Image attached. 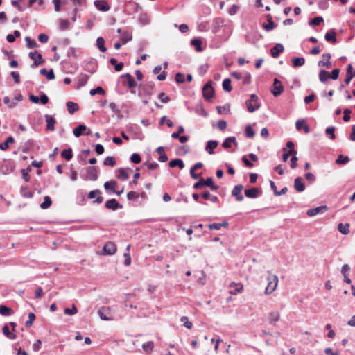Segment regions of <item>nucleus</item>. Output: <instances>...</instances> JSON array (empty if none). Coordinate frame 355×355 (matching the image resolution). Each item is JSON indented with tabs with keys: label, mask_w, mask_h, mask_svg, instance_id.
<instances>
[{
	"label": "nucleus",
	"mask_w": 355,
	"mask_h": 355,
	"mask_svg": "<svg viewBox=\"0 0 355 355\" xmlns=\"http://www.w3.org/2000/svg\"><path fill=\"white\" fill-rule=\"evenodd\" d=\"M130 161L134 164H139L141 162V157L137 153H133L130 157Z\"/></svg>",
	"instance_id": "obj_64"
},
{
	"label": "nucleus",
	"mask_w": 355,
	"mask_h": 355,
	"mask_svg": "<svg viewBox=\"0 0 355 355\" xmlns=\"http://www.w3.org/2000/svg\"><path fill=\"white\" fill-rule=\"evenodd\" d=\"M322 56L323 60L318 61V65L320 67H325L327 69H330L331 67V63L330 62V53H324Z\"/></svg>",
	"instance_id": "obj_10"
},
{
	"label": "nucleus",
	"mask_w": 355,
	"mask_h": 355,
	"mask_svg": "<svg viewBox=\"0 0 355 355\" xmlns=\"http://www.w3.org/2000/svg\"><path fill=\"white\" fill-rule=\"evenodd\" d=\"M223 88L226 92H231L232 87L231 86V80L230 78H225L223 81Z\"/></svg>",
	"instance_id": "obj_49"
},
{
	"label": "nucleus",
	"mask_w": 355,
	"mask_h": 355,
	"mask_svg": "<svg viewBox=\"0 0 355 355\" xmlns=\"http://www.w3.org/2000/svg\"><path fill=\"white\" fill-rule=\"evenodd\" d=\"M241 80L243 85H248L251 82V75L249 72L243 73Z\"/></svg>",
	"instance_id": "obj_52"
},
{
	"label": "nucleus",
	"mask_w": 355,
	"mask_h": 355,
	"mask_svg": "<svg viewBox=\"0 0 355 355\" xmlns=\"http://www.w3.org/2000/svg\"><path fill=\"white\" fill-rule=\"evenodd\" d=\"M191 43L195 47L197 51L200 52L202 51L201 46L202 41L200 39L194 38L191 40Z\"/></svg>",
	"instance_id": "obj_41"
},
{
	"label": "nucleus",
	"mask_w": 355,
	"mask_h": 355,
	"mask_svg": "<svg viewBox=\"0 0 355 355\" xmlns=\"http://www.w3.org/2000/svg\"><path fill=\"white\" fill-rule=\"evenodd\" d=\"M139 96H151L153 94L154 91V84L153 83H149L147 84L139 85Z\"/></svg>",
	"instance_id": "obj_2"
},
{
	"label": "nucleus",
	"mask_w": 355,
	"mask_h": 355,
	"mask_svg": "<svg viewBox=\"0 0 355 355\" xmlns=\"http://www.w3.org/2000/svg\"><path fill=\"white\" fill-rule=\"evenodd\" d=\"M95 6L101 11H107L110 9L108 3L103 0H96L94 1Z\"/></svg>",
	"instance_id": "obj_19"
},
{
	"label": "nucleus",
	"mask_w": 355,
	"mask_h": 355,
	"mask_svg": "<svg viewBox=\"0 0 355 355\" xmlns=\"http://www.w3.org/2000/svg\"><path fill=\"white\" fill-rule=\"evenodd\" d=\"M270 184L271 189L274 191V194L275 196H277L284 195L288 191L287 187H285L282 188L280 191H278L277 189V187H276L275 182L273 181H272V180L270 181Z\"/></svg>",
	"instance_id": "obj_24"
},
{
	"label": "nucleus",
	"mask_w": 355,
	"mask_h": 355,
	"mask_svg": "<svg viewBox=\"0 0 355 355\" xmlns=\"http://www.w3.org/2000/svg\"><path fill=\"white\" fill-rule=\"evenodd\" d=\"M218 141L216 140H209L207 142L205 150L209 154H214V149L218 146Z\"/></svg>",
	"instance_id": "obj_22"
},
{
	"label": "nucleus",
	"mask_w": 355,
	"mask_h": 355,
	"mask_svg": "<svg viewBox=\"0 0 355 355\" xmlns=\"http://www.w3.org/2000/svg\"><path fill=\"white\" fill-rule=\"evenodd\" d=\"M98 314L103 320H112L113 319L110 307H102L98 311Z\"/></svg>",
	"instance_id": "obj_3"
},
{
	"label": "nucleus",
	"mask_w": 355,
	"mask_h": 355,
	"mask_svg": "<svg viewBox=\"0 0 355 355\" xmlns=\"http://www.w3.org/2000/svg\"><path fill=\"white\" fill-rule=\"evenodd\" d=\"M128 171H131L130 168H119L116 171L117 175L116 177L119 180H126L129 178V175L128 173Z\"/></svg>",
	"instance_id": "obj_21"
},
{
	"label": "nucleus",
	"mask_w": 355,
	"mask_h": 355,
	"mask_svg": "<svg viewBox=\"0 0 355 355\" xmlns=\"http://www.w3.org/2000/svg\"><path fill=\"white\" fill-rule=\"evenodd\" d=\"M132 34L128 32H124L121 33V40L122 41L123 44H125L128 42L132 40Z\"/></svg>",
	"instance_id": "obj_48"
},
{
	"label": "nucleus",
	"mask_w": 355,
	"mask_h": 355,
	"mask_svg": "<svg viewBox=\"0 0 355 355\" xmlns=\"http://www.w3.org/2000/svg\"><path fill=\"white\" fill-rule=\"evenodd\" d=\"M349 162V158L347 156H344L343 155H339L338 158L336 160V164L338 165H343L348 163Z\"/></svg>",
	"instance_id": "obj_37"
},
{
	"label": "nucleus",
	"mask_w": 355,
	"mask_h": 355,
	"mask_svg": "<svg viewBox=\"0 0 355 355\" xmlns=\"http://www.w3.org/2000/svg\"><path fill=\"white\" fill-rule=\"evenodd\" d=\"M87 173L84 180L96 181L98 179V170L95 166H89L86 169Z\"/></svg>",
	"instance_id": "obj_4"
},
{
	"label": "nucleus",
	"mask_w": 355,
	"mask_h": 355,
	"mask_svg": "<svg viewBox=\"0 0 355 355\" xmlns=\"http://www.w3.org/2000/svg\"><path fill=\"white\" fill-rule=\"evenodd\" d=\"M103 254L113 255L116 252V245L113 242H107L103 246Z\"/></svg>",
	"instance_id": "obj_8"
},
{
	"label": "nucleus",
	"mask_w": 355,
	"mask_h": 355,
	"mask_svg": "<svg viewBox=\"0 0 355 355\" xmlns=\"http://www.w3.org/2000/svg\"><path fill=\"white\" fill-rule=\"evenodd\" d=\"M89 76L87 74H80L78 78V87H83L87 83Z\"/></svg>",
	"instance_id": "obj_30"
},
{
	"label": "nucleus",
	"mask_w": 355,
	"mask_h": 355,
	"mask_svg": "<svg viewBox=\"0 0 355 355\" xmlns=\"http://www.w3.org/2000/svg\"><path fill=\"white\" fill-rule=\"evenodd\" d=\"M87 128L86 125L81 124L79 125L78 127L73 129V135L76 137H79L82 135V132L87 130Z\"/></svg>",
	"instance_id": "obj_33"
},
{
	"label": "nucleus",
	"mask_w": 355,
	"mask_h": 355,
	"mask_svg": "<svg viewBox=\"0 0 355 355\" xmlns=\"http://www.w3.org/2000/svg\"><path fill=\"white\" fill-rule=\"evenodd\" d=\"M245 105L247 106L248 111L250 113L254 112L255 110L259 109L260 104L259 103H255L252 105V103L251 101L247 100L245 101Z\"/></svg>",
	"instance_id": "obj_28"
},
{
	"label": "nucleus",
	"mask_w": 355,
	"mask_h": 355,
	"mask_svg": "<svg viewBox=\"0 0 355 355\" xmlns=\"http://www.w3.org/2000/svg\"><path fill=\"white\" fill-rule=\"evenodd\" d=\"M268 285L265 290V294L269 295L273 293L278 285V277L276 275L268 272L267 276Z\"/></svg>",
	"instance_id": "obj_1"
},
{
	"label": "nucleus",
	"mask_w": 355,
	"mask_h": 355,
	"mask_svg": "<svg viewBox=\"0 0 355 355\" xmlns=\"http://www.w3.org/2000/svg\"><path fill=\"white\" fill-rule=\"evenodd\" d=\"M40 73L43 76H45L48 80H53L55 78V75L53 69H51L49 71L46 70V69L43 68L40 71Z\"/></svg>",
	"instance_id": "obj_32"
},
{
	"label": "nucleus",
	"mask_w": 355,
	"mask_h": 355,
	"mask_svg": "<svg viewBox=\"0 0 355 355\" xmlns=\"http://www.w3.org/2000/svg\"><path fill=\"white\" fill-rule=\"evenodd\" d=\"M229 223L227 221H225L221 223H211L208 225V227L210 230H220L221 227H228Z\"/></svg>",
	"instance_id": "obj_29"
},
{
	"label": "nucleus",
	"mask_w": 355,
	"mask_h": 355,
	"mask_svg": "<svg viewBox=\"0 0 355 355\" xmlns=\"http://www.w3.org/2000/svg\"><path fill=\"white\" fill-rule=\"evenodd\" d=\"M52 204L51 199L49 196H45L44 202L40 204V207L43 209H48Z\"/></svg>",
	"instance_id": "obj_47"
},
{
	"label": "nucleus",
	"mask_w": 355,
	"mask_h": 355,
	"mask_svg": "<svg viewBox=\"0 0 355 355\" xmlns=\"http://www.w3.org/2000/svg\"><path fill=\"white\" fill-rule=\"evenodd\" d=\"M14 141L15 139L12 136L8 137L4 142L0 144V149L6 150L9 147V144H12Z\"/></svg>",
	"instance_id": "obj_27"
},
{
	"label": "nucleus",
	"mask_w": 355,
	"mask_h": 355,
	"mask_svg": "<svg viewBox=\"0 0 355 355\" xmlns=\"http://www.w3.org/2000/svg\"><path fill=\"white\" fill-rule=\"evenodd\" d=\"M243 189V186L242 184H237L232 190V196L235 197L237 201L241 202L244 199V197L241 193Z\"/></svg>",
	"instance_id": "obj_9"
},
{
	"label": "nucleus",
	"mask_w": 355,
	"mask_h": 355,
	"mask_svg": "<svg viewBox=\"0 0 355 355\" xmlns=\"http://www.w3.org/2000/svg\"><path fill=\"white\" fill-rule=\"evenodd\" d=\"M105 40L102 37H99L96 40V46L101 52H105L107 49L105 46Z\"/></svg>",
	"instance_id": "obj_34"
},
{
	"label": "nucleus",
	"mask_w": 355,
	"mask_h": 355,
	"mask_svg": "<svg viewBox=\"0 0 355 355\" xmlns=\"http://www.w3.org/2000/svg\"><path fill=\"white\" fill-rule=\"evenodd\" d=\"M110 63L112 65H114V69L116 71H121L123 67V62L118 63L116 59H115V58H111L110 60Z\"/></svg>",
	"instance_id": "obj_40"
},
{
	"label": "nucleus",
	"mask_w": 355,
	"mask_h": 355,
	"mask_svg": "<svg viewBox=\"0 0 355 355\" xmlns=\"http://www.w3.org/2000/svg\"><path fill=\"white\" fill-rule=\"evenodd\" d=\"M139 21L143 25H146L149 23V17L147 14L144 13L139 17Z\"/></svg>",
	"instance_id": "obj_61"
},
{
	"label": "nucleus",
	"mask_w": 355,
	"mask_h": 355,
	"mask_svg": "<svg viewBox=\"0 0 355 355\" xmlns=\"http://www.w3.org/2000/svg\"><path fill=\"white\" fill-rule=\"evenodd\" d=\"M69 27V21L67 19H60V28L61 30H67Z\"/></svg>",
	"instance_id": "obj_62"
},
{
	"label": "nucleus",
	"mask_w": 355,
	"mask_h": 355,
	"mask_svg": "<svg viewBox=\"0 0 355 355\" xmlns=\"http://www.w3.org/2000/svg\"><path fill=\"white\" fill-rule=\"evenodd\" d=\"M322 21H323V18L322 17H316L309 21V25L318 26Z\"/></svg>",
	"instance_id": "obj_60"
},
{
	"label": "nucleus",
	"mask_w": 355,
	"mask_h": 355,
	"mask_svg": "<svg viewBox=\"0 0 355 355\" xmlns=\"http://www.w3.org/2000/svg\"><path fill=\"white\" fill-rule=\"evenodd\" d=\"M12 311L10 308L4 306L0 305V314L4 316H8L12 313Z\"/></svg>",
	"instance_id": "obj_46"
},
{
	"label": "nucleus",
	"mask_w": 355,
	"mask_h": 355,
	"mask_svg": "<svg viewBox=\"0 0 355 355\" xmlns=\"http://www.w3.org/2000/svg\"><path fill=\"white\" fill-rule=\"evenodd\" d=\"M67 110L69 114H72L75 112H76L78 110V105L77 103H75L71 101H69L66 103Z\"/></svg>",
	"instance_id": "obj_31"
},
{
	"label": "nucleus",
	"mask_w": 355,
	"mask_h": 355,
	"mask_svg": "<svg viewBox=\"0 0 355 355\" xmlns=\"http://www.w3.org/2000/svg\"><path fill=\"white\" fill-rule=\"evenodd\" d=\"M294 188L298 192H302L304 191L305 186L301 177H297L295 179Z\"/></svg>",
	"instance_id": "obj_20"
},
{
	"label": "nucleus",
	"mask_w": 355,
	"mask_h": 355,
	"mask_svg": "<svg viewBox=\"0 0 355 355\" xmlns=\"http://www.w3.org/2000/svg\"><path fill=\"white\" fill-rule=\"evenodd\" d=\"M297 151L295 149H290L286 153H284L282 155V159L284 162H286L290 155H296Z\"/></svg>",
	"instance_id": "obj_59"
},
{
	"label": "nucleus",
	"mask_w": 355,
	"mask_h": 355,
	"mask_svg": "<svg viewBox=\"0 0 355 355\" xmlns=\"http://www.w3.org/2000/svg\"><path fill=\"white\" fill-rule=\"evenodd\" d=\"M276 26L277 25L274 23V21H270L268 24L263 23L262 24V27L268 32L273 30Z\"/></svg>",
	"instance_id": "obj_56"
},
{
	"label": "nucleus",
	"mask_w": 355,
	"mask_h": 355,
	"mask_svg": "<svg viewBox=\"0 0 355 355\" xmlns=\"http://www.w3.org/2000/svg\"><path fill=\"white\" fill-rule=\"evenodd\" d=\"M25 41L26 42V46L29 49H33L37 46V44L35 40H32L30 37L26 36L25 37Z\"/></svg>",
	"instance_id": "obj_50"
},
{
	"label": "nucleus",
	"mask_w": 355,
	"mask_h": 355,
	"mask_svg": "<svg viewBox=\"0 0 355 355\" xmlns=\"http://www.w3.org/2000/svg\"><path fill=\"white\" fill-rule=\"evenodd\" d=\"M284 91V87L282 85V83L277 79H274V83L271 89V92L275 96H279Z\"/></svg>",
	"instance_id": "obj_7"
},
{
	"label": "nucleus",
	"mask_w": 355,
	"mask_h": 355,
	"mask_svg": "<svg viewBox=\"0 0 355 355\" xmlns=\"http://www.w3.org/2000/svg\"><path fill=\"white\" fill-rule=\"evenodd\" d=\"M330 78V74L325 70H321L319 73V79L322 83H324Z\"/></svg>",
	"instance_id": "obj_43"
},
{
	"label": "nucleus",
	"mask_w": 355,
	"mask_h": 355,
	"mask_svg": "<svg viewBox=\"0 0 355 355\" xmlns=\"http://www.w3.org/2000/svg\"><path fill=\"white\" fill-rule=\"evenodd\" d=\"M255 132L253 130L250 125L245 127V136L248 138H252L254 136Z\"/></svg>",
	"instance_id": "obj_55"
},
{
	"label": "nucleus",
	"mask_w": 355,
	"mask_h": 355,
	"mask_svg": "<svg viewBox=\"0 0 355 355\" xmlns=\"http://www.w3.org/2000/svg\"><path fill=\"white\" fill-rule=\"evenodd\" d=\"M305 60L304 58H294L292 59L293 66L294 67H301L304 64Z\"/></svg>",
	"instance_id": "obj_38"
},
{
	"label": "nucleus",
	"mask_w": 355,
	"mask_h": 355,
	"mask_svg": "<svg viewBox=\"0 0 355 355\" xmlns=\"http://www.w3.org/2000/svg\"><path fill=\"white\" fill-rule=\"evenodd\" d=\"M105 207L108 209L116 210L118 209H121L123 206L117 202L116 199H110L108 200L105 205Z\"/></svg>",
	"instance_id": "obj_13"
},
{
	"label": "nucleus",
	"mask_w": 355,
	"mask_h": 355,
	"mask_svg": "<svg viewBox=\"0 0 355 355\" xmlns=\"http://www.w3.org/2000/svg\"><path fill=\"white\" fill-rule=\"evenodd\" d=\"M78 312V309L76 307L75 305H72V307L71 308H66L64 310V313L66 314V315H75L76 313H77Z\"/></svg>",
	"instance_id": "obj_57"
},
{
	"label": "nucleus",
	"mask_w": 355,
	"mask_h": 355,
	"mask_svg": "<svg viewBox=\"0 0 355 355\" xmlns=\"http://www.w3.org/2000/svg\"><path fill=\"white\" fill-rule=\"evenodd\" d=\"M338 229L343 234H347L349 232V225L340 223L338 225Z\"/></svg>",
	"instance_id": "obj_42"
},
{
	"label": "nucleus",
	"mask_w": 355,
	"mask_h": 355,
	"mask_svg": "<svg viewBox=\"0 0 355 355\" xmlns=\"http://www.w3.org/2000/svg\"><path fill=\"white\" fill-rule=\"evenodd\" d=\"M101 191L98 189H95L93 191H91L88 193V198L89 199H93L96 196H97L96 199L94 201V202H96L97 204H101L103 201V198L100 196Z\"/></svg>",
	"instance_id": "obj_12"
},
{
	"label": "nucleus",
	"mask_w": 355,
	"mask_h": 355,
	"mask_svg": "<svg viewBox=\"0 0 355 355\" xmlns=\"http://www.w3.org/2000/svg\"><path fill=\"white\" fill-rule=\"evenodd\" d=\"M212 184V178H207L206 180L201 179L200 181L193 184V188L196 189H200L203 187H209Z\"/></svg>",
	"instance_id": "obj_14"
},
{
	"label": "nucleus",
	"mask_w": 355,
	"mask_h": 355,
	"mask_svg": "<svg viewBox=\"0 0 355 355\" xmlns=\"http://www.w3.org/2000/svg\"><path fill=\"white\" fill-rule=\"evenodd\" d=\"M153 347L154 343L152 341H148L142 345V349L147 353L151 352Z\"/></svg>",
	"instance_id": "obj_45"
},
{
	"label": "nucleus",
	"mask_w": 355,
	"mask_h": 355,
	"mask_svg": "<svg viewBox=\"0 0 355 355\" xmlns=\"http://www.w3.org/2000/svg\"><path fill=\"white\" fill-rule=\"evenodd\" d=\"M324 38L327 42L334 44H336L337 42L336 33L335 32L334 30L327 32L324 35Z\"/></svg>",
	"instance_id": "obj_23"
},
{
	"label": "nucleus",
	"mask_w": 355,
	"mask_h": 355,
	"mask_svg": "<svg viewBox=\"0 0 355 355\" xmlns=\"http://www.w3.org/2000/svg\"><path fill=\"white\" fill-rule=\"evenodd\" d=\"M29 58L34 61L33 64L31 65V67L33 68H35L44 62V60L42 58V55L37 51L29 53Z\"/></svg>",
	"instance_id": "obj_5"
},
{
	"label": "nucleus",
	"mask_w": 355,
	"mask_h": 355,
	"mask_svg": "<svg viewBox=\"0 0 355 355\" xmlns=\"http://www.w3.org/2000/svg\"><path fill=\"white\" fill-rule=\"evenodd\" d=\"M61 156L67 161L71 160L73 157L72 150L71 148L63 150Z\"/></svg>",
	"instance_id": "obj_36"
},
{
	"label": "nucleus",
	"mask_w": 355,
	"mask_h": 355,
	"mask_svg": "<svg viewBox=\"0 0 355 355\" xmlns=\"http://www.w3.org/2000/svg\"><path fill=\"white\" fill-rule=\"evenodd\" d=\"M354 77H355V70L353 69L352 65L349 64L347 67L345 84L348 85Z\"/></svg>",
	"instance_id": "obj_18"
},
{
	"label": "nucleus",
	"mask_w": 355,
	"mask_h": 355,
	"mask_svg": "<svg viewBox=\"0 0 355 355\" xmlns=\"http://www.w3.org/2000/svg\"><path fill=\"white\" fill-rule=\"evenodd\" d=\"M103 164L111 167L114 166L116 165L115 158L111 156L105 157L103 161Z\"/></svg>",
	"instance_id": "obj_44"
},
{
	"label": "nucleus",
	"mask_w": 355,
	"mask_h": 355,
	"mask_svg": "<svg viewBox=\"0 0 355 355\" xmlns=\"http://www.w3.org/2000/svg\"><path fill=\"white\" fill-rule=\"evenodd\" d=\"M117 186V182L115 180L107 181L104 183V188L105 190H110L112 192H116V187Z\"/></svg>",
	"instance_id": "obj_25"
},
{
	"label": "nucleus",
	"mask_w": 355,
	"mask_h": 355,
	"mask_svg": "<svg viewBox=\"0 0 355 355\" xmlns=\"http://www.w3.org/2000/svg\"><path fill=\"white\" fill-rule=\"evenodd\" d=\"M327 209V207L326 205L319 206L315 208L309 209L307 211V215L310 217H313L316 216L320 212L323 211H326Z\"/></svg>",
	"instance_id": "obj_16"
},
{
	"label": "nucleus",
	"mask_w": 355,
	"mask_h": 355,
	"mask_svg": "<svg viewBox=\"0 0 355 355\" xmlns=\"http://www.w3.org/2000/svg\"><path fill=\"white\" fill-rule=\"evenodd\" d=\"M261 191L255 187H252L245 191V195L250 198H256L261 194Z\"/></svg>",
	"instance_id": "obj_15"
},
{
	"label": "nucleus",
	"mask_w": 355,
	"mask_h": 355,
	"mask_svg": "<svg viewBox=\"0 0 355 355\" xmlns=\"http://www.w3.org/2000/svg\"><path fill=\"white\" fill-rule=\"evenodd\" d=\"M3 334L8 338L10 339H15V335L12 333H11L9 330V328L7 325H5L3 327Z\"/></svg>",
	"instance_id": "obj_53"
},
{
	"label": "nucleus",
	"mask_w": 355,
	"mask_h": 355,
	"mask_svg": "<svg viewBox=\"0 0 355 355\" xmlns=\"http://www.w3.org/2000/svg\"><path fill=\"white\" fill-rule=\"evenodd\" d=\"M44 117L46 122V130L53 131L56 123L55 118L50 114H45Z\"/></svg>",
	"instance_id": "obj_11"
},
{
	"label": "nucleus",
	"mask_w": 355,
	"mask_h": 355,
	"mask_svg": "<svg viewBox=\"0 0 355 355\" xmlns=\"http://www.w3.org/2000/svg\"><path fill=\"white\" fill-rule=\"evenodd\" d=\"M171 168L179 167L180 169L184 168V164L181 159H175L170 161L168 164Z\"/></svg>",
	"instance_id": "obj_26"
},
{
	"label": "nucleus",
	"mask_w": 355,
	"mask_h": 355,
	"mask_svg": "<svg viewBox=\"0 0 355 355\" xmlns=\"http://www.w3.org/2000/svg\"><path fill=\"white\" fill-rule=\"evenodd\" d=\"M89 94L92 95V96H94L96 95V94H105V91L103 89V87H97L95 89H92L89 92Z\"/></svg>",
	"instance_id": "obj_54"
},
{
	"label": "nucleus",
	"mask_w": 355,
	"mask_h": 355,
	"mask_svg": "<svg viewBox=\"0 0 355 355\" xmlns=\"http://www.w3.org/2000/svg\"><path fill=\"white\" fill-rule=\"evenodd\" d=\"M284 46L280 44V43H278V44H276L271 49H270V53H271V55L276 58H277L279 54L281 53H282L284 51Z\"/></svg>",
	"instance_id": "obj_17"
},
{
	"label": "nucleus",
	"mask_w": 355,
	"mask_h": 355,
	"mask_svg": "<svg viewBox=\"0 0 355 355\" xmlns=\"http://www.w3.org/2000/svg\"><path fill=\"white\" fill-rule=\"evenodd\" d=\"M234 143V145H237V142L236 138L234 137H230L225 139V140L223 143V147L225 148H228L231 146V143Z\"/></svg>",
	"instance_id": "obj_35"
},
{
	"label": "nucleus",
	"mask_w": 355,
	"mask_h": 355,
	"mask_svg": "<svg viewBox=\"0 0 355 355\" xmlns=\"http://www.w3.org/2000/svg\"><path fill=\"white\" fill-rule=\"evenodd\" d=\"M180 321L184 323V326L190 329L192 328V322H190L187 316H182L180 319Z\"/></svg>",
	"instance_id": "obj_58"
},
{
	"label": "nucleus",
	"mask_w": 355,
	"mask_h": 355,
	"mask_svg": "<svg viewBox=\"0 0 355 355\" xmlns=\"http://www.w3.org/2000/svg\"><path fill=\"white\" fill-rule=\"evenodd\" d=\"M334 131H335V128L333 127V126H330V127H328L326 130H325V132L327 135L329 136V138L333 139L335 138V134H334Z\"/></svg>",
	"instance_id": "obj_63"
},
{
	"label": "nucleus",
	"mask_w": 355,
	"mask_h": 355,
	"mask_svg": "<svg viewBox=\"0 0 355 355\" xmlns=\"http://www.w3.org/2000/svg\"><path fill=\"white\" fill-rule=\"evenodd\" d=\"M202 94L203 97L206 100L211 99L214 94V88L211 86V82H208L203 87H202Z\"/></svg>",
	"instance_id": "obj_6"
},
{
	"label": "nucleus",
	"mask_w": 355,
	"mask_h": 355,
	"mask_svg": "<svg viewBox=\"0 0 355 355\" xmlns=\"http://www.w3.org/2000/svg\"><path fill=\"white\" fill-rule=\"evenodd\" d=\"M31 171V168L29 166L26 168L21 170L22 178L26 182H29V180H30L29 172Z\"/></svg>",
	"instance_id": "obj_39"
},
{
	"label": "nucleus",
	"mask_w": 355,
	"mask_h": 355,
	"mask_svg": "<svg viewBox=\"0 0 355 355\" xmlns=\"http://www.w3.org/2000/svg\"><path fill=\"white\" fill-rule=\"evenodd\" d=\"M279 318L280 315L278 312H271L269 313L268 318L271 324L278 321L279 320Z\"/></svg>",
	"instance_id": "obj_51"
}]
</instances>
